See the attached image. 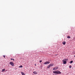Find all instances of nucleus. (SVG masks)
<instances>
[{
	"label": "nucleus",
	"mask_w": 75,
	"mask_h": 75,
	"mask_svg": "<svg viewBox=\"0 0 75 75\" xmlns=\"http://www.w3.org/2000/svg\"><path fill=\"white\" fill-rule=\"evenodd\" d=\"M35 65L36 66V64H35Z\"/></svg>",
	"instance_id": "obj_19"
},
{
	"label": "nucleus",
	"mask_w": 75,
	"mask_h": 75,
	"mask_svg": "<svg viewBox=\"0 0 75 75\" xmlns=\"http://www.w3.org/2000/svg\"><path fill=\"white\" fill-rule=\"evenodd\" d=\"M58 67H54V68H53V70H57V69H58Z\"/></svg>",
	"instance_id": "obj_5"
},
{
	"label": "nucleus",
	"mask_w": 75,
	"mask_h": 75,
	"mask_svg": "<svg viewBox=\"0 0 75 75\" xmlns=\"http://www.w3.org/2000/svg\"><path fill=\"white\" fill-rule=\"evenodd\" d=\"M10 64L12 66V67H14V64L13 62H10Z\"/></svg>",
	"instance_id": "obj_3"
},
{
	"label": "nucleus",
	"mask_w": 75,
	"mask_h": 75,
	"mask_svg": "<svg viewBox=\"0 0 75 75\" xmlns=\"http://www.w3.org/2000/svg\"><path fill=\"white\" fill-rule=\"evenodd\" d=\"M53 73L54 74H61V72L59 71H56L53 72Z\"/></svg>",
	"instance_id": "obj_1"
},
{
	"label": "nucleus",
	"mask_w": 75,
	"mask_h": 75,
	"mask_svg": "<svg viewBox=\"0 0 75 75\" xmlns=\"http://www.w3.org/2000/svg\"><path fill=\"white\" fill-rule=\"evenodd\" d=\"M62 43L63 45H65V44H66V42L63 41L62 42Z\"/></svg>",
	"instance_id": "obj_6"
},
{
	"label": "nucleus",
	"mask_w": 75,
	"mask_h": 75,
	"mask_svg": "<svg viewBox=\"0 0 75 75\" xmlns=\"http://www.w3.org/2000/svg\"><path fill=\"white\" fill-rule=\"evenodd\" d=\"M50 62L49 61L48 62H46L44 63V65H45L46 64H50Z\"/></svg>",
	"instance_id": "obj_4"
},
{
	"label": "nucleus",
	"mask_w": 75,
	"mask_h": 75,
	"mask_svg": "<svg viewBox=\"0 0 75 75\" xmlns=\"http://www.w3.org/2000/svg\"><path fill=\"white\" fill-rule=\"evenodd\" d=\"M4 71H5V69H3L2 70V72H4Z\"/></svg>",
	"instance_id": "obj_12"
},
{
	"label": "nucleus",
	"mask_w": 75,
	"mask_h": 75,
	"mask_svg": "<svg viewBox=\"0 0 75 75\" xmlns=\"http://www.w3.org/2000/svg\"><path fill=\"white\" fill-rule=\"evenodd\" d=\"M3 57H4L5 58V57H6V56L4 55H3Z\"/></svg>",
	"instance_id": "obj_17"
},
{
	"label": "nucleus",
	"mask_w": 75,
	"mask_h": 75,
	"mask_svg": "<svg viewBox=\"0 0 75 75\" xmlns=\"http://www.w3.org/2000/svg\"><path fill=\"white\" fill-rule=\"evenodd\" d=\"M73 62V61H70V64H72V63Z\"/></svg>",
	"instance_id": "obj_11"
},
{
	"label": "nucleus",
	"mask_w": 75,
	"mask_h": 75,
	"mask_svg": "<svg viewBox=\"0 0 75 75\" xmlns=\"http://www.w3.org/2000/svg\"><path fill=\"white\" fill-rule=\"evenodd\" d=\"M33 73H34V74H37V73H36V72H35V71H34V72H33Z\"/></svg>",
	"instance_id": "obj_13"
},
{
	"label": "nucleus",
	"mask_w": 75,
	"mask_h": 75,
	"mask_svg": "<svg viewBox=\"0 0 75 75\" xmlns=\"http://www.w3.org/2000/svg\"><path fill=\"white\" fill-rule=\"evenodd\" d=\"M67 38H71V37L69 36H67Z\"/></svg>",
	"instance_id": "obj_7"
},
{
	"label": "nucleus",
	"mask_w": 75,
	"mask_h": 75,
	"mask_svg": "<svg viewBox=\"0 0 75 75\" xmlns=\"http://www.w3.org/2000/svg\"><path fill=\"white\" fill-rule=\"evenodd\" d=\"M69 68H72V66L70 65L69 66Z\"/></svg>",
	"instance_id": "obj_15"
},
{
	"label": "nucleus",
	"mask_w": 75,
	"mask_h": 75,
	"mask_svg": "<svg viewBox=\"0 0 75 75\" xmlns=\"http://www.w3.org/2000/svg\"><path fill=\"white\" fill-rule=\"evenodd\" d=\"M53 65H54V64H50V67H51V66H53Z\"/></svg>",
	"instance_id": "obj_10"
},
{
	"label": "nucleus",
	"mask_w": 75,
	"mask_h": 75,
	"mask_svg": "<svg viewBox=\"0 0 75 75\" xmlns=\"http://www.w3.org/2000/svg\"><path fill=\"white\" fill-rule=\"evenodd\" d=\"M19 68H23V66H22V65H21L19 67Z\"/></svg>",
	"instance_id": "obj_14"
},
{
	"label": "nucleus",
	"mask_w": 75,
	"mask_h": 75,
	"mask_svg": "<svg viewBox=\"0 0 75 75\" xmlns=\"http://www.w3.org/2000/svg\"><path fill=\"white\" fill-rule=\"evenodd\" d=\"M67 59H64L63 60L62 62H63L64 64H67Z\"/></svg>",
	"instance_id": "obj_2"
},
{
	"label": "nucleus",
	"mask_w": 75,
	"mask_h": 75,
	"mask_svg": "<svg viewBox=\"0 0 75 75\" xmlns=\"http://www.w3.org/2000/svg\"><path fill=\"white\" fill-rule=\"evenodd\" d=\"M50 67L51 66H50V65H49L47 67V68L48 69L49 68H50Z\"/></svg>",
	"instance_id": "obj_9"
},
{
	"label": "nucleus",
	"mask_w": 75,
	"mask_h": 75,
	"mask_svg": "<svg viewBox=\"0 0 75 75\" xmlns=\"http://www.w3.org/2000/svg\"><path fill=\"white\" fill-rule=\"evenodd\" d=\"M21 73L22 74V75H25V74H24V73L23 72H21Z\"/></svg>",
	"instance_id": "obj_8"
},
{
	"label": "nucleus",
	"mask_w": 75,
	"mask_h": 75,
	"mask_svg": "<svg viewBox=\"0 0 75 75\" xmlns=\"http://www.w3.org/2000/svg\"><path fill=\"white\" fill-rule=\"evenodd\" d=\"M11 60H13V61H14V59H13L12 58L11 59Z\"/></svg>",
	"instance_id": "obj_16"
},
{
	"label": "nucleus",
	"mask_w": 75,
	"mask_h": 75,
	"mask_svg": "<svg viewBox=\"0 0 75 75\" xmlns=\"http://www.w3.org/2000/svg\"><path fill=\"white\" fill-rule=\"evenodd\" d=\"M41 63V62H42V61H39Z\"/></svg>",
	"instance_id": "obj_18"
}]
</instances>
